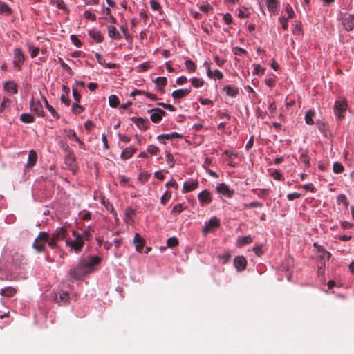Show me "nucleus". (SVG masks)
Masks as SVG:
<instances>
[{
  "label": "nucleus",
  "instance_id": "6e6d98bb",
  "mask_svg": "<svg viewBox=\"0 0 354 354\" xmlns=\"http://www.w3.org/2000/svg\"><path fill=\"white\" fill-rule=\"evenodd\" d=\"M84 17L86 19H87L92 20L93 21H96V16H95V15L93 14V12H91L90 10H86L84 12Z\"/></svg>",
  "mask_w": 354,
  "mask_h": 354
},
{
  "label": "nucleus",
  "instance_id": "4d7b16f0",
  "mask_svg": "<svg viewBox=\"0 0 354 354\" xmlns=\"http://www.w3.org/2000/svg\"><path fill=\"white\" fill-rule=\"evenodd\" d=\"M166 161L169 165L170 168H173L174 166V160L173 155L167 152L166 154Z\"/></svg>",
  "mask_w": 354,
  "mask_h": 354
},
{
  "label": "nucleus",
  "instance_id": "69168bd1",
  "mask_svg": "<svg viewBox=\"0 0 354 354\" xmlns=\"http://www.w3.org/2000/svg\"><path fill=\"white\" fill-rule=\"evenodd\" d=\"M252 250L255 252V254L258 257H261L263 254V251L262 250V246L259 245L254 246L252 248Z\"/></svg>",
  "mask_w": 354,
  "mask_h": 354
},
{
  "label": "nucleus",
  "instance_id": "c9c22d12",
  "mask_svg": "<svg viewBox=\"0 0 354 354\" xmlns=\"http://www.w3.org/2000/svg\"><path fill=\"white\" fill-rule=\"evenodd\" d=\"M315 113L314 111H312V110L308 111L305 115L306 123L309 125L313 124L314 122H313V118L315 116Z\"/></svg>",
  "mask_w": 354,
  "mask_h": 354
},
{
  "label": "nucleus",
  "instance_id": "49530a36",
  "mask_svg": "<svg viewBox=\"0 0 354 354\" xmlns=\"http://www.w3.org/2000/svg\"><path fill=\"white\" fill-rule=\"evenodd\" d=\"M185 207L183 206L181 203H178L173 207L171 210V213L179 214H180L183 210L185 209Z\"/></svg>",
  "mask_w": 354,
  "mask_h": 354
},
{
  "label": "nucleus",
  "instance_id": "c85d7f7f",
  "mask_svg": "<svg viewBox=\"0 0 354 354\" xmlns=\"http://www.w3.org/2000/svg\"><path fill=\"white\" fill-rule=\"evenodd\" d=\"M12 13V10L4 2L0 1V14L9 16Z\"/></svg>",
  "mask_w": 354,
  "mask_h": 354
},
{
  "label": "nucleus",
  "instance_id": "c03bdc74",
  "mask_svg": "<svg viewBox=\"0 0 354 354\" xmlns=\"http://www.w3.org/2000/svg\"><path fill=\"white\" fill-rule=\"evenodd\" d=\"M186 68L190 72H194L196 69V65L190 59H187L185 62Z\"/></svg>",
  "mask_w": 354,
  "mask_h": 354
},
{
  "label": "nucleus",
  "instance_id": "6e6552de",
  "mask_svg": "<svg viewBox=\"0 0 354 354\" xmlns=\"http://www.w3.org/2000/svg\"><path fill=\"white\" fill-rule=\"evenodd\" d=\"M14 55V61L13 63L15 66L21 68V66L24 64V55L23 52L20 48H15L13 52Z\"/></svg>",
  "mask_w": 354,
  "mask_h": 354
},
{
  "label": "nucleus",
  "instance_id": "412c9836",
  "mask_svg": "<svg viewBox=\"0 0 354 354\" xmlns=\"http://www.w3.org/2000/svg\"><path fill=\"white\" fill-rule=\"evenodd\" d=\"M95 57L96 60L97 61V62L100 65H102V66H106L108 68H118V64H114V63H108V64H106L105 62V60L103 58L102 55L101 54H100L99 53H96L95 55Z\"/></svg>",
  "mask_w": 354,
  "mask_h": 354
},
{
  "label": "nucleus",
  "instance_id": "6ab92c4d",
  "mask_svg": "<svg viewBox=\"0 0 354 354\" xmlns=\"http://www.w3.org/2000/svg\"><path fill=\"white\" fill-rule=\"evenodd\" d=\"M108 36L115 40H118L121 39V35L117 30L115 26L109 25L107 26Z\"/></svg>",
  "mask_w": 354,
  "mask_h": 354
},
{
  "label": "nucleus",
  "instance_id": "20e7f679",
  "mask_svg": "<svg viewBox=\"0 0 354 354\" xmlns=\"http://www.w3.org/2000/svg\"><path fill=\"white\" fill-rule=\"evenodd\" d=\"M347 109V103L344 99H339L335 103V113L339 120L344 118V113Z\"/></svg>",
  "mask_w": 354,
  "mask_h": 354
},
{
  "label": "nucleus",
  "instance_id": "3c124183",
  "mask_svg": "<svg viewBox=\"0 0 354 354\" xmlns=\"http://www.w3.org/2000/svg\"><path fill=\"white\" fill-rule=\"evenodd\" d=\"M91 232H93V227H91V226H88V229L86 230H85L83 234L82 235V239L83 240L85 239L86 241L90 240L91 238Z\"/></svg>",
  "mask_w": 354,
  "mask_h": 354
},
{
  "label": "nucleus",
  "instance_id": "a18cd8bd",
  "mask_svg": "<svg viewBox=\"0 0 354 354\" xmlns=\"http://www.w3.org/2000/svg\"><path fill=\"white\" fill-rule=\"evenodd\" d=\"M344 166L338 162H335L333 163V172L336 174H341L344 171Z\"/></svg>",
  "mask_w": 354,
  "mask_h": 354
},
{
  "label": "nucleus",
  "instance_id": "864d4df0",
  "mask_svg": "<svg viewBox=\"0 0 354 354\" xmlns=\"http://www.w3.org/2000/svg\"><path fill=\"white\" fill-rule=\"evenodd\" d=\"M10 103V100L4 97L1 103L0 111L3 112Z\"/></svg>",
  "mask_w": 354,
  "mask_h": 354
},
{
  "label": "nucleus",
  "instance_id": "bf43d9fd",
  "mask_svg": "<svg viewBox=\"0 0 354 354\" xmlns=\"http://www.w3.org/2000/svg\"><path fill=\"white\" fill-rule=\"evenodd\" d=\"M57 241L54 240L52 236L49 235V239L47 241L48 245L52 249L57 248L58 245L57 244Z\"/></svg>",
  "mask_w": 354,
  "mask_h": 354
},
{
  "label": "nucleus",
  "instance_id": "4468645a",
  "mask_svg": "<svg viewBox=\"0 0 354 354\" xmlns=\"http://www.w3.org/2000/svg\"><path fill=\"white\" fill-rule=\"evenodd\" d=\"M198 187V181L197 180L185 181L183 186V192H189L195 190Z\"/></svg>",
  "mask_w": 354,
  "mask_h": 354
},
{
  "label": "nucleus",
  "instance_id": "7ed1b4c3",
  "mask_svg": "<svg viewBox=\"0 0 354 354\" xmlns=\"http://www.w3.org/2000/svg\"><path fill=\"white\" fill-rule=\"evenodd\" d=\"M49 239V234L46 232H40L32 243V248L37 252L45 251L46 243Z\"/></svg>",
  "mask_w": 354,
  "mask_h": 354
},
{
  "label": "nucleus",
  "instance_id": "0eeeda50",
  "mask_svg": "<svg viewBox=\"0 0 354 354\" xmlns=\"http://www.w3.org/2000/svg\"><path fill=\"white\" fill-rule=\"evenodd\" d=\"M66 228L65 227H61L57 228L50 236H52L54 240L57 241L64 239L66 240Z\"/></svg>",
  "mask_w": 354,
  "mask_h": 354
},
{
  "label": "nucleus",
  "instance_id": "f8f14e48",
  "mask_svg": "<svg viewBox=\"0 0 354 354\" xmlns=\"http://www.w3.org/2000/svg\"><path fill=\"white\" fill-rule=\"evenodd\" d=\"M216 191L228 198H232L234 194V191L230 190L229 187L225 183H221L216 187Z\"/></svg>",
  "mask_w": 354,
  "mask_h": 354
},
{
  "label": "nucleus",
  "instance_id": "2eb2a0df",
  "mask_svg": "<svg viewBox=\"0 0 354 354\" xmlns=\"http://www.w3.org/2000/svg\"><path fill=\"white\" fill-rule=\"evenodd\" d=\"M131 120L140 129L146 130L148 128L149 120L147 118L133 117Z\"/></svg>",
  "mask_w": 354,
  "mask_h": 354
},
{
  "label": "nucleus",
  "instance_id": "f03ea898",
  "mask_svg": "<svg viewBox=\"0 0 354 354\" xmlns=\"http://www.w3.org/2000/svg\"><path fill=\"white\" fill-rule=\"evenodd\" d=\"M73 236L75 237L74 240L66 239L65 240L66 245L71 248V250L76 252H79L84 246V240L82 236L77 231H73Z\"/></svg>",
  "mask_w": 354,
  "mask_h": 354
},
{
  "label": "nucleus",
  "instance_id": "680f3d73",
  "mask_svg": "<svg viewBox=\"0 0 354 354\" xmlns=\"http://www.w3.org/2000/svg\"><path fill=\"white\" fill-rule=\"evenodd\" d=\"M71 40L72 41V43L76 46V47H81L82 46V42L78 39V38L77 37L76 35H71Z\"/></svg>",
  "mask_w": 354,
  "mask_h": 354
},
{
  "label": "nucleus",
  "instance_id": "58836bf2",
  "mask_svg": "<svg viewBox=\"0 0 354 354\" xmlns=\"http://www.w3.org/2000/svg\"><path fill=\"white\" fill-rule=\"evenodd\" d=\"M299 161L300 163H302L306 167H308L310 165V158L308 156L304 153H301L299 158Z\"/></svg>",
  "mask_w": 354,
  "mask_h": 354
},
{
  "label": "nucleus",
  "instance_id": "09e8293b",
  "mask_svg": "<svg viewBox=\"0 0 354 354\" xmlns=\"http://www.w3.org/2000/svg\"><path fill=\"white\" fill-rule=\"evenodd\" d=\"M261 207H263V204L261 203L257 202V201H254L250 203L244 204V209Z\"/></svg>",
  "mask_w": 354,
  "mask_h": 354
},
{
  "label": "nucleus",
  "instance_id": "c756f323",
  "mask_svg": "<svg viewBox=\"0 0 354 354\" xmlns=\"http://www.w3.org/2000/svg\"><path fill=\"white\" fill-rule=\"evenodd\" d=\"M64 160L67 165L73 166L75 160V156L73 151H68V153H65Z\"/></svg>",
  "mask_w": 354,
  "mask_h": 354
},
{
  "label": "nucleus",
  "instance_id": "052dcab7",
  "mask_svg": "<svg viewBox=\"0 0 354 354\" xmlns=\"http://www.w3.org/2000/svg\"><path fill=\"white\" fill-rule=\"evenodd\" d=\"M286 11L288 13V18L291 19L293 18L295 16V12L293 9L292 8L290 4L286 5Z\"/></svg>",
  "mask_w": 354,
  "mask_h": 354
},
{
  "label": "nucleus",
  "instance_id": "e2e57ef3",
  "mask_svg": "<svg viewBox=\"0 0 354 354\" xmlns=\"http://www.w3.org/2000/svg\"><path fill=\"white\" fill-rule=\"evenodd\" d=\"M150 6L153 10H160L161 6L160 3L156 0L150 1Z\"/></svg>",
  "mask_w": 354,
  "mask_h": 354
},
{
  "label": "nucleus",
  "instance_id": "774afa93",
  "mask_svg": "<svg viewBox=\"0 0 354 354\" xmlns=\"http://www.w3.org/2000/svg\"><path fill=\"white\" fill-rule=\"evenodd\" d=\"M301 196V194L299 193H297V192H294V193H290V194H288L287 195V198L289 200V201H293L296 198H299L300 196Z\"/></svg>",
  "mask_w": 354,
  "mask_h": 354
},
{
  "label": "nucleus",
  "instance_id": "a211bd4d",
  "mask_svg": "<svg viewBox=\"0 0 354 354\" xmlns=\"http://www.w3.org/2000/svg\"><path fill=\"white\" fill-rule=\"evenodd\" d=\"M183 135L177 132H172L168 134H162L157 137V139L162 143H165V140H173L182 138Z\"/></svg>",
  "mask_w": 354,
  "mask_h": 354
},
{
  "label": "nucleus",
  "instance_id": "aec40b11",
  "mask_svg": "<svg viewBox=\"0 0 354 354\" xmlns=\"http://www.w3.org/2000/svg\"><path fill=\"white\" fill-rule=\"evenodd\" d=\"M154 82L156 83L157 90L162 93H164V88L167 84V79L165 77H158L155 80Z\"/></svg>",
  "mask_w": 354,
  "mask_h": 354
},
{
  "label": "nucleus",
  "instance_id": "f257e3e1",
  "mask_svg": "<svg viewBox=\"0 0 354 354\" xmlns=\"http://www.w3.org/2000/svg\"><path fill=\"white\" fill-rule=\"evenodd\" d=\"M101 262L98 256H88L86 259H81L77 265L70 270V276L75 280H80L86 274L94 271V267Z\"/></svg>",
  "mask_w": 354,
  "mask_h": 354
},
{
  "label": "nucleus",
  "instance_id": "e433bc0d",
  "mask_svg": "<svg viewBox=\"0 0 354 354\" xmlns=\"http://www.w3.org/2000/svg\"><path fill=\"white\" fill-rule=\"evenodd\" d=\"M109 103L110 106L115 108L119 105L120 100L115 95H111L109 97Z\"/></svg>",
  "mask_w": 354,
  "mask_h": 354
},
{
  "label": "nucleus",
  "instance_id": "4be33fe9",
  "mask_svg": "<svg viewBox=\"0 0 354 354\" xmlns=\"http://www.w3.org/2000/svg\"><path fill=\"white\" fill-rule=\"evenodd\" d=\"M136 148H135L131 146V147H127L122 151L120 158L122 160H126L130 158L131 156H133V155L136 153Z\"/></svg>",
  "mask_w": 354,
  "mask_h": 354
},
{
  "label": "nucleus",
  "instance_id": "dca6fc26",
  "mask_svg": "<svg viewBox=\"0 0 354 354\" xmlns=\"http://www.w3.org/2000/svg\"><path fill=\"white\" fill-rule=\"evenodd\" d=\"M136 214L135 210L131 207H127L124 211V222L127 225H132L134 223L133 216Z\"/></svg>",
  "mask_w": 354,
  "mask_h": 354
},
{
  "label": "nucleus",
  "instance_id": "ea45409f",
  "mask_svg": "<svg viewBox=\"0 0 354 354\" xmlns=\"http://www.w3.org/2000/svg\"><path fill=\"white\" fill-rule=\"evenodd\" d=\"M120 30L122 31V32L123 33L124 35V37L125 38V39L129 42V43H131L132 41V37L131 36V35L128 32V29L124 27V26H121L120 27Z\"/></svg>",
  "mask_w": 354,
  "mask_h": 354
},
{
  "label": "nucleus",
  "instance_id": "f704fd0d",
  "mask_svg": "<svg viewBox=\"0 0 354 354\" xmlns=\"http://www.w3.org/2000/svg\"><path fill=\"white\" fill-rule=\"evenodd\" d=\"M20 120L24 123H32L35 121V118L30 113H22Z\"/></svg>",
  "mask_w": 354,
  "mask_h": 354
},
{
  "label": "nucleus",
  "instance_id": "39448f33",
  "mask_svg": "<svg viewBox=\"0 0 354 354\" xmlns=\"http://www.w3.org/2000/svg\"><path fill=\"white\" fill-rule=\"evenodd\" d=\"M30 109L32 111L35 112L39 117H44L45 113L43 110L42 104L39 100L35 101L33 97H32L30 102Z\"/></svg>",
  "mask_w": 354,
  "mask_h": 354
},
{
  "label": "nucleus",
  "instance_id": "f3484780",
  "mask_svg": "<svg viewBox=\"0 0 354 354\" xmlns=\"http://www.w3.org/2000/svg\"><path fill=\"white\" fill-rule=\"evenodd\" d=\"M223 91L226 95L232 97H236L239 93V89L234 85H226L223 87Z\"/></svg>",
  "mask_w": 354,
  "mask_h": 354
},
{
  "label": "nucleus",
  "instance_id": "72a5a7b5",
  "mask_svg": "<svg viewBox=\"0 0 354 354\" xmlns=\"http://www.w3.org/2000/svg\"><path fill=\"white\" fill-rule=\"evenodd\" d=\"M337 203L339 206L342 205L343 208L347 209L348 205V201L345 195L340 194L337 198Z\"/></svg>",
  "mask_w": 354,
  "mask_h": 354
},
{
  "label": "nucleus",
  "instance_id": "a19ab883",
  "mask_svg": "<svg viewBox=\"0 0 354 354\" xmlns=\"http://www.w3.org/2000/svg\"><path fill=\"white\" fill-rule=\"evenodd\" d=\"M28 51L30 53L31 57L34 58L38 55L39 48L38 47H35L31 44H28Z\"/></svg>",
  "mask_w": 354,
  "mask_h": 354
},
{
  "label": "nucleus",
  "instance_id": "393cba45",
  "mask_svg": "<svg viewBox=\"0 0 354 354\" xmlns=\"http://www.w3.org/2000/svg\"><path fill=\"white\" fill-rule=\"evenodd\" d=\"M191 90L190 89H178L174 91L171 93V96L174 99H181L185 96H187Z\"/></svg>",
  "mask_w": 354,
  "mask_h": 354
},
{
  "label": "nucleus",
  "instance_id": "de8ad7c7",
  "mask_svg": "<svg viewBox=\"0 0 354 354\" xmlns=\"http://www.w3.org/2000/svg\"><path fill=\"white\" fill-rule=\"evenodd\" d=\"M178 244V240L176 237H170L167 241V245L169 248H174Z\"/></svg>",
  "mask_w": 354,
  "mask_h": 354
},
{
  "label": "nucleus",
  "instance_id": "7c9ffc66",
  "mask_svg": "<svg viewBox=\"0 0 354 354\" xmlns=\"http://www.w3.org/2000/svg\"><path fill=\"white\" fill-rule=\"evenodd\" d=\"M88 35L97 42L103 41V36L99 30H91L88 32Z\"/></svg>",
  "mask_w": 354,
  "mask_h": 354
},
{
  "label": "nucleus",
  "instance_id": "473e14b6",
  "mask_svg": "<svg viewBox=\"0 0 354 354\" xmlns=\"http://www.w3.org/2000/svg\"><path fill=\"white\" fill-rule=\"evenodd\" d=\"M44 101L45 106H46V109L51 113V115L53 117V118L59 119V115L56 111V110L51 105H50L48 104V100H47V99L46 97H44Z\"/></svg>",
  "mask_w": 354,
  "mask_h": 354
},
{
  "label": "nucleus",
  "instance_id": "338daca9",
  "mask_svg": "<svg viewBox=\"0 0 354 354\" xmlns=\"http://www.w3.org/2000/svg\"><path fill=\"white\" fill-rule=\"evenodd\" d=\"M73 96L74 100H75V102H80L81 99V95L79 93V91L75 88H73Z\"/></svg>",
  "mask_w": 354,
  "mask_h": 354
},
{
  "label": "nucleus",
  "instance_id": "423d86ee",
  "mask_svg": "<svg viewBox=\"0 0 354 354\" xmlns=\"http://www.w3.org/2000/svg\"><path fill=\"white\" fill-rule=\"evenodd\" d=\"M149 113H152L150 119L154 122L157 123L160 122L162 117L166 114V112L159 108L152 109L151 110L148 111Z\"/></svg>",
  "mask_w": 354,
  "mask_h": 354
},
{
  "label": "nucleus",
  "instance_id": "5701e85b",
  "mask_svg": "<svg viewBox=\"0 0 354 354\" xmlns=\"http://www.w3.org/2000/svg\"><path fill=\"white\" fill-rule=\"evenodd\" d=\"M37 161V154L34 150H30L28 153V162L26 168L32 167Z\"/></svg>",
  "mask_w": 354,
  "mask_h": 354
},
{
  "label": "nucleus",
  "instance_id": "37998d69",
  "mask_svg": "<svg viewBox=\"0 0 354 354\" xmlns=\"http://www.w3.org/2000/svg\"><path fill=\"white\" fill-rule=\"evenodd\" d=\"M191 83L192 86L195 88H199L203 86L204 81L202 79L194 77L191 79Z\"/></svg>",
  "mask_w": 354,
  "mask_h": 354
},
{
  "label": "nucleus",
  "instance_id": "a878e982",
  "mask_svg": "<svg viewBox=\"0 0 354 354\" xmlns=\"http://www.w3.org/2000/svg\"><path fill=\"white\" fill-rule=\"evenodd\" d=\"M16 292V289L11 286L6 287L0 290V294L6 297H12Z\"/></svg>",
  "mask_w": 354,
  "mask_h": 354
},
{
  "label": "nucleus",
  "instance_id": "0e129e2a",
  "mask_svg": "<svg viewBox=\"0 0 354 354\" xmlns=\"http://www.w3.org/2000/svg\"><path fill=\"white\" fill-rule=\"evenodd\" d=\"M217 115L221 119H226L227 120H230L231 118L230 115L228 114L227 112H223L221 111H218Z\"/></svg>",
  "mask_w": 354,
  "mask_h": 354
},
{
  "label": "nucleus",
  "instance_id": "79ce46f5",
  "mask_svg": "<svg viewBox=\"0 0 354 354\" xmlns=\"http://www.w3.org/2000/svg\"><path fill=\"white\" fill-rule=\"evenodd\" d=\"M252 192L257 194L259 198H265L266 196L268 195V190L266 189H252Z\"/></svg>",
  "mask_w": 354,
  "mask_h": 354
},
{
  "label": "nucleus",
  "instance_id": "13d9d810",
  "mask_svg": "<svg viewBox=\"0 0 354 354\" xmlns=\"http://www.w3.org/2000/svg\"><path fill=\"white\" fill-rule=\"evenodd\" d=\"M160 151L159 148L155 145H149L147 147V152L151 155H156Z\"/></svg>",
  "mask_w": 354,
  "mask_h": 354
},
{
  "label": "nucleus",
  "instance_id": "cd10ccee",
  "mask_svg": "<svg viewBox=\"0 0 354 354\" xmlns=\"http://www.w3.org/2000/svg\"><path fill=\"white\" fill-rule=\"evenodd\" d=\"M253 238L248 235L245 236L239 237L237 239L236 245L239 247L250 244L252 242Z\"/></svg>",
  "mask_w": 354,
  "mask_h": 354
},
{
  "label": "nucleus",
  "instance_id": "8fccbe9b",
  "mask_svg": "<svg viewBox=\"0 0 354 354\" xmlns=\"http://www.w3.org/2000/svg\"><path fill=\"white\" fill-rule=\"evenodd\" d=\"M171 196V193L169 191H166L160 198L161 203L165 205Z\"/></svg>",
  "mask_w": 354,
  "mask_h": 354
},
{
  "label": "nucleus",
  "instance_id": "1a4fd4ad",
  "mask_svg": "<svg viewBox=\"0 0 354 354\" xmlns=\"http://www.w3.org/2000/svg\"><path fill=\"white\" fill-rule=\"evenodd\" d=\"M198 198L202 206L209 205L212 202L211 194L207 189L201 192L198 194Z\"/></svg>",
  "mask_w": 354,
  "mask_h": 354
},
{
  "label": "nucleus",
  "instance_id": "603ef678",
  "mask_svg": "<svg viewBox=\"0 0 354 354\" xmlns=\"http://www.w3.org/2000/svg\"><path fill=\"white\" fill-rule=\"evenodd\" d=\"M151 174L148 172H141L139 175L138 180L142 183H145L147 182L150 177Z\"/></svg>",
  "mask_w": 354,
  "mask_h": 354
},
{
  "label": "nucleus",
  "instance_id": "9d476101",
  "mask_svg": "<svg viewBox=\"0 0 354 354\" xmlns=\"http://www.w3.org/2000/svg\"><path fill=\"white\" fill-rule=\"evenodd\" d=\"M342 24L346 30H351L354 28V15H345L342 19Z\"/></svg>",
  "mask_w": 354,
  "mask_h": 354
},
{
  "label": "nucleus",
  "instance_id": "ddd939ff",
  "mask_svg": "<svg viewBox=\"0 0 354 354\" xmlns=\"http://www.w3.org/2000/svg\"><path fill=\"white\" fill-rule=\"evenodd\" d=\"M133 243L136 251L142 252L145 243V240L139 234L136 233L133 238Z\"/></svg>",
  "mask_w": 354,
  "mask_h": 354
},
{
  "label": "nucleus",
  "instance_id": "4c0bfd02",
  "mask_svg": "<svg viewBox=\"0 0 354 354\" xmlns=\"http://www.w3.org/2000/svg\"><path fill=\"white\" fill-rule=\"evenodd\" d=\"M84 111V108L82 106L78 104V102H75L73 104L72 111L74 114L79 115Z\"/></svg>",
  "mask_w": 354,
  "mask_h": 354
},
{
  "label": "nucleus",
  "instance_id": "9b49d317",
  "mask_svg": "<svg viewBox=\"0 0 354 354\" xmlns=\"http://www.w3.org/2000/svg\"><path fill=\"white\" fill-rule=\"evenodd\" d=\"M234 265L239 272H242L245 269L247 260L243 256H237L234 260Z\"/></svg>",
  "mask_w": 354,
  "mask_h": 354
},
{
  "label": "nucleus",
  "instance_id": "2f4dec72",
  "mask_svg": "<svg viewBox=\"0 0 354 354\" xmlns=\"http://www.w3.org/2000/svg\"><path fill=\"white\" fill-rule=\"evenodd\" d=\"M219 221L216 218H212L209 221L208 223L205 227V231H209L211 229L216 228L219 226Z\"/></svg>",
  "mask_w": 354,
  "mask_h": 354
},
{
  "label": "nucleus",
  "instance_id": "bb28decb",
  "mask_svg": "<svg viewBox=\"0 0 354 354\" xmlns=\"http://www.w3.org/2000/svg\"><path fill=\"white\" fill-rule=\"evenodd\" d=\"M3 87L4 89L8 92L12 93L13 94H16L17 93V86L12 81L6 82L4 84Z\"/></svg>",
  "mask_w": 354,
  "mask_h": 354
},
{
  "label": "nucleus",
  "instance_id": "b1692460",
  "mask_svg": "<svg viewBox=\"0 0 354 354\" xmlns=\"http://www.w3.org/2000/svg\"><path fill=\"white\" fill-rule=\"evenodd\" d=\"M266 6L270 12L275 13L279 8V0H266Z\"/></svg>",
  "mask_w": 354,
  "mask_h": 354
},
{
  "label": "nucleus",
  "instance_id": "5fc2aeb1",
  "mask_svg": "<svg viewBox=\"0 0 354 354\" xmlns=\"http://www.w3.org/2000/svg\"><path fill=\"white\" fill-rule=\"evenodd\" d=\"M254 73L256 75H263L265 72V68L261 67L259 64H254Z\"/></svg>",
  "mask_w": 354,
  "mask_h": 354
}]
</instances>
